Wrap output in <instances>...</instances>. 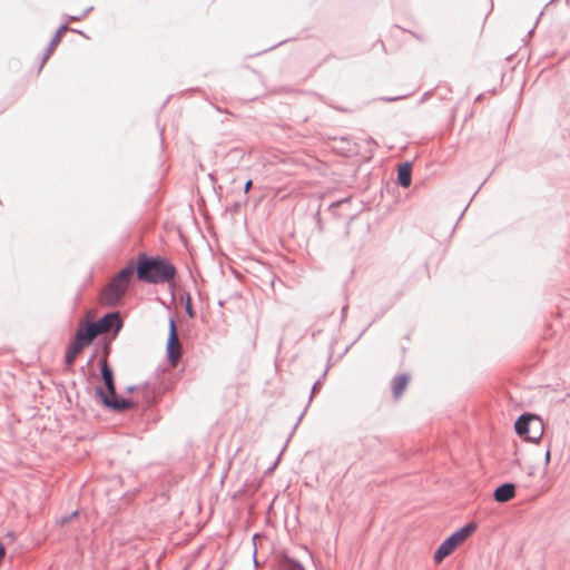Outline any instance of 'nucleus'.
<instances>
[{
    "label": "nucleus",
    "mask_w": 570,
    "mask_h": 570,
    "mask_svg": "<svg viewBox=\"0 0 570 570\" xmlns=\"http://www.w3.org/2000/svg\"><path fill=\"white\" fill-rule=\"evenodd\" d=\"M100 376L105 389L100 385L95 387V399L105 409L114 413H122L137 406L132 399L118 395L116 390L115 374L111 365L105 358L98 361Z\"/></svg>",
    "instance_id": "nucleus-1"
},
{
    "label": "nucleus",
    "mask_w": 570,
    "mask_h": 570,
    "mask_svg": "<svg viewBox=\"0 0 570 570\" xmlns=\"http://www.w3.org/2000/svg\"><path fill=\"white\" fill-rule=\"evenodd\" d=\"M138 281L147 284L173 285L177 276L176 266L165 256L149 255L141 252L137 255Z\"/></svg>",
    "instance_id": "nucleus-2"
},
{
    "label": "nucleus",
    "mask_w": 570,
    "mask_h": 570,
    "mask_svg": "<svg viewBox=\"0 0 570 570\" xmlns=\"http://www.w3.org/2000/svg\"><path fill=\"white\" fill-rule=\"evenodd\" d=\"M478 524L474 521L465 523L462 528L450 534L435 550L433 560L439 563L450 556L461 543H463L475 530Z\"/></svg>",
    "instance_id": "nucleus-3"
},
{
    "label": "nucleus",
    "mask_w": 570,
    "mask_h": 570,
    "mask_svg": "<svg viewBox=\"0 0 570 570\" xmlns=\"http://www.w3.org/2000/svg\"><path fill=\"white\" fill-rule=\"evenodd\" d=\"M181 356V345L178 338L177 323L174 316L169 317L168 337L166 343V357L171 366H176Z\"/></svg>",
    "instance_id": "nucleus-4"
},
{
    "label": "nucleus",
    "mask_w": 570,
    "mask_h": 570,
    "mask_svg": "<svg viewBox=\"0 0 570 570\" xmlns=\"http://www.w3.org/2000/svg\"><path fill=\"white\" fill-rule=\"evenodd\" d=\"M98 334L114 332V337L121 331L124 321L119 311H112L104 314L99 320L92 321Z\"/></svg>",
    "instance_id": "nucleus-5"
},
{
    "label": "nucleus",
    "mask_w": 570,
    "mask_h": 570,
    "mask_svg": "<svg viewBox=\"0 0 570 570\" xmlns=\"http://www.w3.org/2000/svg\"><path fill=\"white\" fill-rule=\"evenodd\" d=\"M128 287L114 276L101 292V299L108 306H115L127 293Z\"/></svg>",
    "instance_id": "nucleus-6"
},
{
    "label": "nucleus",
    "mask_w": 570,
    "mask_h": 570,
    "mask_svg": "<svg viewBox=\"0 0 570 570\" xmlns=\"http://www.w3.org/2000/svg\"><path fill=\"white\" fill-rule=\"evenodd\" d=\"M98 335L92 321L88 320L79 324L72 337V342L85 348L91 345Z\"/></svg>",
    "instance_id": "nucleus-7"
},
{
    "label": "nucleus",
    "mask_w": 570,
    "mask_h": 570,
    "mask_svg": "<svg viewBox=\"0 0 570 570\" xmlns=\"http://www.w3.org/2000/svg\"><path fill=\"white\" fill-rule=\"evenodd\" d=\"M326 374H327V368L322 373V375L320 376V379H318V380L313 384L312 390H311V394H309V397H308L307 405L305 406L304 411H303V412L301 413V415L298 416L297 422L295 423V425H294V428H293V430H292V432H291V434H289V436H288V439H287V441H286L285 445L283 446V449H282V451H281V453H279V455H278V456H281V455H282V453L285 451V449H286V446H287V443L289 442V439L293 436V434H294V432H295L296 428L298 426V424H299V422H301L302 417H303V416H304V414L306 413V411H307V407H308L309 403L312 402V400H313V397L315 396V394H316V393H318V391L321 390V387H322V385H323V382H324V380H325V377H326ZM278 462H279V458H277V460L275 461L274 466H276Z\"/></svg>",
    "instance_id": "nucleus-8"
},
{
    "label": "nucleus",
    "mask_w": 570,
    "mask_h": 570,
    "mask_svg": "<svg viewBox=\"0 0 570 570\" xmlns=\"http://www.w3.org/2000/svg\"><path fill=\"white\" fill-rule=\"evenodd\" d=\"M538 416L539 415L532 413L521 414L514 422L515 433L519 436L527 439V436L530 434V428L532 426L533 421L538 419Z\"/></svg>",
    "instance_id": "nucleus-9"
},
{
    "label": "nucleus",
    "mask_w": 570,
    "mask_h": 570,
    "mask_svg": "<svg viewBox=\"0 0 570 570\" xmlns=\"http://www.w3.org/2000/svg\"><path fill=\"white\" fill-rule=\"evenodd\" d=\"M515 497V484L512 482H504L495 488L493 499L498 503H505Z\"/></svg>",
    "instance_id": "nucleus-10"
},
{
    "label": "nucleus",
    "mask_w": 570,
    "mask_h": 570,
    "mask_svg": "<svg viewBox=\"0 0 570 570\" xmlns=\"http://www.w3.org/2000/svg\"><path fill=\"white\" fill-rule=\"evenodd\" d=\"M120 282L129 286L134 277L138 279V267H137V258L130 259L125 267H122L116 275Z\"/></svg>",
    "instance_id": "nucleus-11"
},
{
    "label": "nucleus",
    "mask_w": 570,
    "mask_h": 570,
    "mask_svg": "<svg viewBox=\"0 0 570 570\" xmlns=\"http://www.w3.org/2000/svg\"><path fill=\"white\" fill-rule=\"evenodd\" d=\"M69 30V27L67 23H62L56 31V33L53 35L52 39L50 40L43 56H42V59H41V65H40V68H42V66L46 63V61L49 59L50 55L52 53V51L56 49V47L59 45V42L61 41V38H62V35Z\"/></svg>",
    "instance_id": "nucleus-12"
},
{
    "label": "nucleus",
    "mask_w": 570,
    "mask_h": 570,
    "mask_svg": "<svg viewBox=\"0 0 570 570\" xmlns=\"http://www.w3.org/2000/svg\"><path fill=\"white\" fill-rule=\"evenodd\" d=\"M411 183H412V163L411 161L401 163L397 166V184L403 188H407L411 186Z\"/></svg>",
    "instance_id": "nucleus-13"
},
{
    "label": "nucleus",
    "mask_w": 570,
    "mask_h": 570,
    "mask_svg": "<svg viewBox=\"0 0 570 570\" xmlns=\"http://www.w3.org/2000/svg\"><path fill=\"white\" fill-rule=\"evenodd\" d=\"M82 350L83 348L81 346H79L72 341L67 345L65 353L66 370H70L73 366L77 356L82 352Z\"/></svg>",
    "instance_id": "nucleus-14"
},
{
    "label": "nucleus",
    "mask_w": 570,
    "mask_h": 570,
    "mask_svg": "<svg viewBox=\"0 0 570 570\" xmlns=\"http://www.w3.org/2000/svg\"><path fill=\"white\" fill-rule=\"evenodd\" d=\"M410 381V375L406 373L397 374L392 380L393 396L399 399L406 389Z\"/></svg>",
    "instance_id": "nucleus-15"
},
{
    "label": "nucleus",
    "mask_w": 570,
    "mask_h": 570,
    "mask_svg": "<svg viewBox=\"0 0 570 570\" xmlns=\"http://www.w3.org/2000/svg\"><path fill=\"white\" fill-rule=\"evenodd\" d=\"M543 431V421L540 416H538V419L533 421L532 426L530 428V434L525 440L532 443H538L542 439Z\"/></svg>",
    "instance_id": "nucleus-16"
},
{
    "label": "nucleus",
    "mask_w": 570,
    "mask_h": 570,
    "mask_svg": "<svg viewBox=\"0 0 570 570\" xmlns=\"http://www.w3.org/2000/svg\"><path fill=\"white\" fill-rule=\"evenodd\" d=\"M361 443L367 450L376 448L381 441L376 435H365L361 439Z\"/></svg>",
    "instance_id": "nucleus-17"
},
{
    "label": "nucleus",
    "mask_w": 570,
    "mask_h": 570,
    "mask_svg": "<svg viewBox=\"0 0 570 570\" xmlns=\"http://www.w3.org/2000/svg\"><path fill=\"white\" fill-rule=\"evenodd\" d=\"M111 340L112 338H107L105 337L100 344V352H101V357L100 358H105L106 361H108V357L111 353Z\"/></svg>",
    "instance_id": "nucleus-18"
},
{
    "label": "nucleus",
    "mask_w": 570,
    "mask_h": 570,
    "mask_svg": "<svg viewBox=\"0 0 570 570\" xmlns=\"http://www.w3.org/2000/svg\"><path fill=\"white\" fill-rule=\"evenodd\" d=\"M185 311L188 317L194 318L196 316V312L193 307V299L189 293L185 295Z\"/></svg>",
    "instance_id": "nucleus-19"
},
{
    "label": "nucleus",
    "mask_w": 570,
    "mask_h": 570,
    "mask_svg": "<svg viewBox=\"0 0 570 570\" xmlns=\"http://www.w3.org/2000/svg\"><path fill=\"white\" fill-rule=\"evenodd\" d=\"M285 558L291 557L287 553H283L275 570H298V568H294L291 562H287Z\"/></svg>",
    "instance_id": "nucleus-20"
},
{
    "label": "nucleus",
    "mask_w": 570,
    "mask_h": 570,
    "mask_svg": "<svg viewBox=\"0 0 570 570\" xmlns=\"http://www.w3.org/2000/svg\"><path fill=\"white\" fill-rule=\"evenodd\" d=\"M92 10L91 7L87 8L86 10H83L80 14H77V16H69V14H66L65 18H66V21L67 22H72V21H79L81 20L82 18H85L90 11Z\"/></svg>",
    "instance_id": "nucleus-21"
},
{
    "label": "nucleus",
    "mask_w": 570,
    "mask_h": 570,
    "mask_svg": "<svg viewBox=\"0 0 570 570\" xmlns=\"http://www.w3.org/2000/svg\"><path fill=\"white\" fill-rule=\"evenodd\" d=\"M77 515H78V511H73V512H71L70 514L62 517V518L59 520V523H60V524H65V523H67V522L71 521V520H72L73 518H76Z\"/></svg>",
    "instance_id": "nucleus-22"
},
{
    "label": "nucleus",
    "mask_w": 570,
    "mask_h": 570,
    "mask_svg": "<svg viewBox=\"0 0 570 570\" xmlns=\"http://www.w3.org/2000/svg\"><path fill=\"white\" fill-rule=\"evenodd\" d=\"M287 562H291L294 568H298V570H306L305 567L294 558H285Z\"/></svg>",
    "instance_id": "nucleus-23"
},
{
    "label": "nucleus",
    "mask_w": 570,
    "mask_h": 570,
    "mask_svg": "<svg viewBox=\"0 0 570 570\" xmlns=\"http://www.w3.org/2000/svg\"><path fill=\"white\" fill-rule=\"evenodd\" d=\"M314 218L316 219V223H317V226H318V230L322 232L323 230V223H322V218H321L320 214H316L314 216Z\"/></svg>",
    "instance_id": "nucleus-24"
},
{
    "label": "nucleus",
    "mask_w": 570,
    "mask_h": 570,
    "mask_svg": "<svg viewBox=\"0 0 570 570\" xmlns=\"http://www.w3.org/2000/svg\"><path fill=\"white\" fill-rule=\"evenodd\" d=\"M252 186H253V181H252V179H248L244 185V193L247 194L250 190Z\"/></svg>",
    "instance_id": "nucleus-25"
},
{
    "label": "nucleus",
    "mask_w": 570,
    "mask_h": 570,
    "mask_svg": "<svg viewBox=\"0 0 570 570\" xmlns=\"http://www.w3.org/2000/svg\"><path fill=\"white\" fill-rule=\"evenodd\" d=\"M550 458H551V451H550V448H548L547 451H546V454H544V463H546V465L549 464Z\"/></svg>",
    "instance_id": "nucleus-26"
},
{
    "label": "nucleus",
    "mask_w": 570,
    "mask_h": 570,
    "mask_svg": "<svg viewBox=\"0 0 570 570\" xmlns=\"http://www.w3.org/2000/svg\"><path fill=\"white\" fill-rule=\"evenodd\" d=\"M138 389H139V386H137V385H129V386H127L126 392L129 393V394H132Z\"/></svg>",
    "instance_id": "nucleus-27"
},
{
    "label": "nucleus",
    "mask_w": 570,
    "mask_h": 570,
    "mask_svg": "<svg viewBox=\"0 0 570 570\" xmlns=\"http://www.w3.org/2000/svg\"><path fill=\"white\" fill-rule=\"evenodd\" d=\"M6 537L11 541H14L17 539V534L13 531H8Z\"/></svg>",
    "instance_id": "nucleus-28"
},
{
    "label": "nucleus",
    "mask_w": 570,
    "mask_h": 570,
    "mask_svg": "<svg viewBox=\"0 0 570 570\" xmlns=\"http://www.w3.org/2000/svg\"><path fill=\"white\" fill-rule=\"evenodd\" d=\"M345 202H348V198H345V199H343V200H340V202L333 203L331 206H332V207H337V206H340L341 204H343V203H345Z\"/></svg>",
    "instance_id": "nucleus-29"
},
{
    "label": "nucleus",
    "mask_w": 570,
    "mask_h": 570,
    "mask_svg": "<svg viewBox=\"0 0 570 570\" xmlns=\"http://www.w3.org/2000/svg\"><path fill=\"white\" fill-rule=\"evenodd\" d=\"M95 356H96L95 354H92V355L90 356V358H89V360H88V362H87V365H90V364L92 363V361H94Z\"/></svg>",
    "instance_id": "nucleus-30"
},
{
    "label": "nucleus",
    "mask_w": 570,
    "mask_h": 570,
    "mask_svg": "<svg viewBox=\"0 0 570 570\" xmlns=\"http://www.w3.org/2000/svg\"><path fill=\"white\" fill-rule=\"evenodd\" d=\"M68 31H72V32H78L80 35H83L82 31H79V29H72V28H69Z\"/></svg>",
    "instance_id": "nucleus-31"
},
{
    "label": "nucleus",
    "mask_w": 570,
    "mask_h": 570,
    "mask_svg": "<svg viewBox=\"0 0 570 570\" xmlns=\"http://www.w3.org/2000/svg\"><path fill=\"white\" fill-rule=\"evenodd\" d=\"M397 99H400V98H399V97H394V98H385V100H386V101H390V102H391V101H395V100H397Z\"/></svg>",
    "instance_id": "nucleus-32"
},
{
    "label": "nucleus",
    "mask_w": 570,
    "mask_h": 570,
    "mask_svg": "<svg viewBox=\"0 0 570 570\" xmlns=\"http://www.w3.org/2000/svg\"><path fill=\"white\" fill-rule=\"evenodd\" d=\"M141 387H142V389H148V387H149V383H148V382L144 383V384L141 385Z\"/></svg>",
    "instance_id": "nucleus-33"
}]
</instances>
